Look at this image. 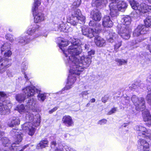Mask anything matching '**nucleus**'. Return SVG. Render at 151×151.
I'll use <instances>...</instances> for the list:
<instances>
[{
	"instance_id": "ddd939ff",
	"label": "nucleus",
	"mask_w": 151,
	"mask_h": 151,
	"mask_svg": "<svg viewBox=\"0 0 151 151\" xmlns=\"http://www.w3.org/2000/svg\"><path fill=\"white\" fill-rule=\"evenodd\" d=\"M71 16L73 19L77 20L80 24L84 23L85 17L81 14L80 9H76L73 10L72 12Z\"/></svg>"
},
{
	"instance_id": "3c124183",
	"label": "nucleus",
	"mask_w": 151,
	"mask_h": 151,
	"mask_svg": "<svg viewBox=\"0 0 151 151\" xmlns=\"http://www.w3.org/2000/svg\"><path fill=\"white\" fill-rule=\"evenodd\" d=\"M95 53V51L93 50H91L90 51L88 52V57H91V56L93 55Z\"/></svg>"
},
{
	"instance_id": "2f4dec72",
	"label": "nucleus",
	"mask_w": 151,
	"mask_h": 151,
	"mask_svg": "<svg viewBox=\"0 0 151 151\" xmlns=\"http://www.w3.org/2000/svg\"><path fill=\"white\" fill-rule=\"evenodd\" d=\"M109 37L108 38V40L109 42H112L114 39L117 37V35L114 32L110 33L109 34Z\"/></svg>"
},
{
	"instance_id": "ea45409f",
	"label": "nucleus",
	"mask_w": 151,
	"mask_h": 151,
	"mask_svg": "<svg viewBox=\"0 0 151 151\" xmlns=\"http://www.w3.org/2000/svg\"><path fill=\"white\" fill-rule=\"evenodd\" d=\"M81 0H75V1L73 3V5L78 7L80 5Z\"/></svg>"
},
{
	"instance_id": "de8ad7c7",
	"label": "nucleus",
	"mask_w": 151,
	"mask_h": 151,
	"mask_svg": "<svg viewBox=\"0 0 151 151\" xmlns=\"http://www.w3.org/2000/svg\"><path fill=\"white\" fill-rule=\"evenodd\" d=\"M65 148L66 151H76L73 150V149L72 148L70 147H69L68 146H66L65 147Z\"/></svg>"
},
{
	"instance_id": "6ab92c4d",
	"label": "nucleus",
	"mask_w": 151,
	"mask_h": 151,
	"mask_svg": "<svg viewBox=\"0 0 151 151\" xmlns=\"http://www.w3.org/2000/svg\"><path fill=\"white\" fill-rule=\"evenodd\" d=\"M19 129H14L12 132L14 133L15 136V142L12 144V146L17 147V145L19 144L22 139L23 134L19 132Z\"/></svg>"
},
{
	"instance_id": "c03bdc74",
	"label": "nucleus",
	"mask_w": 151,
	"mask_h": 151,
	"mask_svg": "<svg viewBox=\"0 0 151 151\" xmlns=\"http://www.w3.org/2000/svg\"><path fill=\"white\" fill-rule=\"evenodd\" d=\"M64 27H65V24H61L60 26V28L59 29L60 30L66 32H67L65 30L66 28H64Z\"/></svg>"
},
{
	"instance_id": "37998d69",
	"label": "nucleus",
	"mask_w": 151,
	"mask_h": 151,
	"mask_svg": "<svg viewBox=\"0 0 151 151\" xmlns=\"http://www.w3.org/2000/svg\"><path fill=\"white\" fill-rule=\"evenodd\" d=\"M117 108L116 107L112 108L110 111H109L107 113L108 115H111L112 114L115 113L117 110Z\"/></svg>"
},
{
	"instance_id": "412c9836",
	"label": "nucleus",
	"mask_w": 151,
	"mask_h": 151,
	"mask_svg": "<svg viewBox=\"0 0 151 151\" xmlns=\"http://www.w3.org/2000/svg\"><path fill=\"white\" fill-rule=\"evenodd\" d=\"M20 120L18 117H13L8 122L7 125L10 127H13L20 124Z\"/></svg>"
},
{
	"instance_id": "e433bc0d",
	"label": "nucleus",
	"mask_w": 151,
	"mask_h": 151,
	"mask_svg": "<svg viewBox=\"0 0 151 151\" xmlns=\"http://www.w3.org/2000/svg\"><path fill=\"white\" fill-rule=\"evenodd\" d=\"M88 91H85L82 92L79 94V96L81 98H84L85 97L87 96L89 93H88Z\"/></svg>"
},
{
	"instance_id": "b1692460",
	"label": "nucleus",
	"mask_w": 151,
	"mask_h": 151,
	"mask_svg": "<svg viewBox=\"0 0 151 151\" xmlns=\"http://www.w3.org/2000/svg\"><path fill=\"white\" fill-rule=\"evenodd\" d=\"M89 25L90 26H92L94 28V29H93L95 32H96V35H97L101 30V24L95 22L93 21H91L89 23Z\"/></svg>"
},
{
	"instance_id": "f8f14e48",
	"label": "nucleus",
	"mask_w": 151,
	"mask_h": 151,
	"mask_svg": "<svg viewBox=\"0 0 151 151\" xmlns=\"http://www.w3.org/2000/svg\"><path fill=\"white\" fill-rule=\"evenodd\" d=\"M12 107V104L10 101L5 100L0 102V112L1 115H5L10 112V108Z\"/></svg>"
},
{
	"instance_id": "5701e85b",
	"label": "nucleus",
	"mask_w": 151,
	"mask_h": 151,
	"mask_svg": "<svg viewBox=\"0 0 151 151\" xmlns=\"http://www.w3.org/2000/svg\"><path fill=\"white\" fill-rule=\"evenodd\" d=\"M113 24V23L109 16H104L102 20V25L104 27H111Z\"/></svg>"
},
{
	"instance_id": "c756f323",
	"label": "nucleus",
	"mask_w": 151,
	"mask_h": 151,
	"mask_svg": "<svg viewBox=\"0 0 151 151\" xmlns=\"http://www.w3.org/2000/svg\"><path fill=\"white\" fill-rule=\"evenodd\" d=\"M11 48V44L9 43L6 42L4 43L1 47V52L2 54L4 51L7 50H10Z\"/></svg>"
},
{
	"instance_id": "5fc2aeb1",
	"label": "nucleus",
	"mask_w": 151,
	"mask_h": 151,
	"mask_svg": "<svg viewBox=\"0 0 151 151\" xmlns=\"http://www.w3.org/2000/svg\"><path fill=\"white\" fill-rule=\"evenodd\" d=\"M57 108L56 107H55L54 108H53L52 109H51V110H50L49 111V113L50 114L52 113L53 112L55 111L56 110H57Z\"/></svg>"
},
{
	"instance_id": "603ef678",
	"label": "nucleus",
	"mask_w": 151,
	"mask_h": 151,
	"mask_svg": "<svg viewBox=\"0 0 151 151\" xmlns=\"http://www.w3.org/2000/svg\"><path fill=\"white\" fill-rule=\"evenodd\" d=\"M108 97L107 96H105L102 98V102L105 103L106 102L107 100H108Z\"/></svg>"
},
{
	"instance_id": "052dcab7",
	"label": "nucleus",
	"mask_w": 151,
	"mask_h": 151,
	"mask_svg": "<svg viewBox=\"0 0 151 151\" xmlns=\"http://www.w3.org/2000/svg\"><path fill=\"white\" fill-rule=\"evenodd\" d=\"M64 138L65 139H66L69 136V134H64Z\"/></svg>"
},
{
	"instance_id": "864d4df0",
	"label": "nucleus",
	"mask_w": 151,
	"mask_h": 151,
	"mask_svg": "<svg viewBox=\"0 0 151 151\" xmlns=\"http://www.w3.org/2000/svg\"><path fill=\"white\" fill-rule=\"evenodd\" d=\"M0 96L2 97L5 98L6 97V94L3 92L0 91Z\"/></svg>"
},
{
	"instance_id": "8fccbe9b",
	"label": "nucleus",
	"mask_w": 151,
	"mask_h": 151,
	"mask_svg": "<svg viewBox=\"0 0 151 151\" xmlns=\"http://www.w3.org/2000/svg\"><path fill=\"white\" fill-rule=\"evenodd\" d=\"M57 143L55 141H53L51 142V148L55 149V147L56 146Z\"/></svg>"
},
{
	"instance_id": "423d86ee",
	"label": "nucleus",
	"mask_w": 151,
	"mask_h": 151,
	"mask_svg": "<svg viewBox=\"0 0 151 151\" xmlns=\"http://www.w3.org/2000/svg\"><path fill=\"white\" fill-rule=\"evenodd\" d=\"M35 120V119H34L33 118L32 121H31L29 120V122L24 123L22 126V129L27 132L29 135L31 136L34 134L35 131V128L33 126L37 127L40 124V118L37 119L35 123H34Z\"/></svg>"
},
{
	"instance_id": "39448f33",
	"label": "nucleus",
	"mask_w": 151,
	"mask_h": 151,
	"mask_svg": "<svg viewBox=\"0 0 151 151\" xmlns=\"http://www.w3.org/2000/svg\"><path fill=\"white\" fill-rule=\"evenodd\" d=\"M70 42L72 44V45L70 46L69 47V48L68 50L66 51L64 50L63 47L66 46L68 45V41L64 39H62L61 40L60 42H59L58 43V45L60 48L61 50H62L65 55V57L64 58V59L65 60V63H67V61H68V60H69V56H70V55L68 53H67L66 55H65V53L66 52V51H68L70 47L73 45L80 46V45H82V43L81 42V41L80 40L78 39H76L74 38H72L71 40L70 41Z\"/></svg>"
},
{
	"instance_id": "20e7f679",
	"label": "nucleus",
	"mask_w": 151,
	"mask_h": 151,
	"mask_svg": "<svg viewBox=\"0 0 151 151\" xmlns=\"http://www.w3.org/2000/svg\"><path fill=\"white\" fill-rule=\"evenodd\" d=\"M35 27L32 28H29L27 31L26 34L27 35H25L22 36H21L19 37L18 42L25 44L29 42L30 41L39 36L40 35L36 34L37 30V28L38 26L35 24Z\"/></svg>"
},
{
	"instance_id": "6e6552de",
	"label": "nucleus",
	"mask_w": 151,
	"mask_h": 151,
	"mask_svg": "<svg viewBox=\"0 0 151 151\" xmlns=\"http://www.w3.org/2000/svg\"><path fill=\"white\" fill-rule=\"evenodd\" d=\"M41 2L39 0L35 1L32 8V11L34 17V20L36 23L40 22L44 20L43 14L37 11L38 7L40 4Z\"/></svg>"
},
{
	"instance_id": "f704fd0d",
	"label": "nucleus",
	"mask_w": 151,
	"mask_h": 151,
	"mask_svg": "<svg viewBox=\"0 0 151 151\" xmlns=\"http://www.w3.org/2000/svg\"><path fill=\"white\" fill-rule=\"evenodd\" d=\"M116 61L117 62L118 65H125L127 63V61L123 59H121L118 58L116 59Z\"/></svg>"
},
{
	"instance_id": "2eb2a0df",
	"label": "nucleus",
	"mask_w": 151,
	"mask_h": 151,
	"mask_svg": "<svg viewBox=\"0 0 151 151\" xmlns=\"http://www.w3.org/2000/svg\"><path fill=\"white\" fill-rule=\"evenodd\" d=\"M18 111L20 114L26 113V118L27 120L32 121L34 117L33 114L31 113L28 112L27 111V106H25L23 104H21L17 107Z\"/></svg>"
},
{
	"instance_id": "cd10ccee",
	"label": "nucleus",
	"mask_w": 151,
	"mask_h": 151,
	"mask_svg": "<svg viewBox=\"0 0 151 151\" xmlns=\"http://www.w3.org/2000/svg\"><path fill=\"white\" fill-rule=\"evenodd\" d=\"M139 145H140L144 148V150L148 149L149 147L148 143L146 141L143 139H140L138 141Z\"/></svg>"
},
{
	"instance_id": "72a5a7b5",
	"label": "nucleus",
	"mask_w": 151,
	"mask_h": 151,
	"mask_svg": "<svg viewBox=\"0 0 151 151\" xmlns=\"http://www.w3.org/2000/svg\"><path fill=\"white\" fill-rule=\"evenodd\" d=\"M146 27H151V16H150L146 18L144 20Z\"/></svg>"
},
{
	"instance_id": "0e129e2a",
	"label": "nucleus",
	"mask_w": 151,
	"mask_h": 151,
	"mask_svg": "<svg viewBox=\"0 0 151 151\" xmlns=\"http://www.w3.org/2000/svg\"><path fill=\"white\" fill-rule=\"evenodd\" d=\"M84 88L85 89H87L89 88V86L88 85H86L84 86Z\"/></svg>"
},
{
	"instance_id": "49530a36",
	"label": "nucleus",
	"mask_w": 151,
	"mask_h": 151,
	"mask_svg": "<svg viewBox=\"0 0 151 151\" xmlns=\"http://www.w3.org/2000/svg\"><path fill=\"white\" fill-rule=\"evenodd\" d=\"M107 122V121L106 119H103L99 121L98 123L100 125H103L106 124Z\"/></svg>"
},
{
	"instance_id": "7c9ffc66",
	"label": "nucleus",
	"mask_w": 151,
	"mask_h": 151,
	"mask_svg": "<svg viewBox=\"0 0 151 151\" xmlns=\"http://www.w3.org/2000/svg\"><path fill=\"white\" fill-rule=\"evenodd\" d=\"M36 100L33 99H32L28 101L27 106L29 107V108L31 109L33 108L35 106L36 104Z\"/></svg>"
},
{
	"instance_id": "e2e57ef3",
	"label": "nucleus",
	"mask_w": 151,
	"mask_h": 151,
	"mask_svg": "<svg viewBox=\"0 0 151 151\" xmlns=\"http://www.w3.org/2000/svg\"><path fill=\"white\" fill-rule=\"evenodd\" d=\"M55 151H63V150L62 149H59L58 148H56V149L55 148Z\"/></svg>"
},
{
	"instance_id": "aec40b11",
	"label": "nucleus",
	"mask_w": 151,
	"mask_h": 151,
	"mask_svg": "<svg viewBox=\"0 0 151 151\" xmlns=\"http://www.w3.org/2000/svg\"><path fill=\"white\" fill-rule=\"evenodd\" d=\"M62 121L63 123L68 127H72L74 125V122L72 117L69 115L63 116Z\"/></svg>"
},
{
	"instance_id": "4468645a",
	"label": "nucleus",
	"mask_w": 151,
	"mask_h": 151,
	"mask_svg": "<svg viewBox=\"0 0 151 151\" xmlns=\"http://www.w3.org/2000/svg\"><path fill=\"white\" fill-rule=\"evenodd\" d=\"M70 67V74L68 77V81L65 87L64 88L65 90H67L72 88V85L73 84L76 80V75H79L80 74H77L75 73L71 72V67Z\"/></svg>"
},
{
	"instance_id": "69168bd1",
	"label": "nucleus",
	"mask_w": 151,
	"mask_h": 151,
	"mask_svg": "<svg viewBox=\"0 0 151 151\" xmlns=\"http://www.w3.org/2000/svg\"><path fill=\"white\" fill-rule=\"evenodd\" d=\"M138 42H137V41H136V40H133L132 41L133 44L132 45H134L137 43Z\"/></svg>"
},
{
	"instance_id": "473e14b6",
	"label": "nucleus",
	"mask_w": 151,
	"mask_h": 151,
	"mask_svg": "<svg viewBox=\"0 0 151 151\" xmlns=\"http://www.w3.org/2000/svg\"><path fill=\"white\" fill-rule=\"evenodd\" d=\"M16 99L18 102L21 103L23 102L25 100V97L24 95L18 94L16 95Z\"/></svg>"
},
{
	"instance_id": "774afa93",
	"label": "nucleus",
	"mask_w": 151,
	"mask_h": 151,
	"mask_svg": "<svg viewBox=\"0 0 151 151\" xmlns=\"http://www.w3.org/2000/svg\"><path fill=\"white\" fill-rule=\"evenodd\" d=\"M95 99L94 98H93L91 100V103L94 102H95Z\"/></svg>"
},
{
	"instance_id": "4c0bfd02",
	"label": "nucleus",
	"mask_w": 151,
	"mask_h": 151,
	"mask_svg": "<svg viewBox=\"0 0 151 151\" xmlns=\"http://www.w3.org/2000/svg\"><path fill=\"white\" fill-rule=\"evenodd\" d=\"M5 38L7 40H9L11 42H13L14 40L13 35L9 34H7L5 36Z\"/></svg>"
},
{
	"instance_id": "0eeeda50",
	"label": "nucleus",
	"mask_w": 151,
	"mask_h": 151,
	"mask_svg": "<svg viewBox=\"0 0 151 151\" xmlns=\"http://www.w3.org/2000/svg\"><path fill=\"white\" fill-rule=\"evenodd\" d=\"M130 4L132 8L135 10H138L140 12L151 14V6H149L145 3H142L140 5L134 0L129 1Z\"/></svg>"
},
{
	"instance_id": "6e6d98bb",
	"label": "nucleus",
	"mask_w": 151,
	"mask_h": 151,
	"mask_svg": "<svg viewBox=\"0 0 151 151\" xmlns=\"http://www.w3.org/2000/svg\"><path fill=\"white\" fill-rule=\"evenodd\" d=\"M150 40L151 42V37L150 38ZM147 47V48L149 50L150 52L151 53V44L150 45H148Z\"/></svg>"
},
{
	"instance_id": "f3484780",
	"label": "nucleus",
	"mask_w": 151,
	"mask_h": 151,
	"mask_svg": "<svg viewBox=\"0 0 151 151\" xmlns=\"http://www.w3.org/2000/svg\"><path fill=\"white\" fill-rule=\"evenodd\" d=\"M11 65L9 59L7 58H3L0 60V73H3L6 68Z\"/></svg>"
},
{
	"instance_id": "a18cd8bd",
	"label": "nucleus",
	"mask_w": 151,
	"mask_h": 151,
	"mask_svg": "<svg viewBox=\"0 0 151 151\" xmlns=\"http://www.w3.org/2000/svg\"><path fill=\"white\" fill-rule=\"evenodd\" d=\"M122 43L121 42H118L117 43H116L114 46V49L115 50H117L119 48L120 46L121 45Z\"/></svg>"
},
{
	"instance_id": "9d476101",
	"label": "nucleus",
	"mask_w": 151,
	"mask_h": 151,
	"mask_svg": "<svg viewBox=\"0 0 151 151\" xmlns=\"http://www.w3.org/2000/svg\"><path fill=\"white\" fill-rule=\"evenodd\" d=\"M130 29L129 26L125 27L124 25L121 26L120 24L117 26L118 33L125 40H128L130 38Z\"/></svg>"
},
{
	"instance_id": "13d9d810",
	"label": "nucleus",
	"mask_w": 151,
	"mask_h": 151,
	"mask_svg": "<svg viewBox=\"0 0 151 151\" xmlns=\"http://www.w3.org/2000/svg\"><path fill=\"white\" fill-rule=\"evenodd\" d=\"M29 146V145H25L22 148L20 151H23L26 148H27V147H28Z\"/></svg>"
},
{
	"instance_id": "58836bf2",
	"label": "nucleus",
	"mask_w": 151,
	"mask_h": 151,
	"mask_svg": "<svg viewBox=\"0 0 151 151\" xmlns=\"http://www.w3.org/2000/svg\"><path fill=\"white\" fill-rule=\"evenodd\" d=\"M4 55L6 57H9L12 54L11 51L10 50H7L6 51L5 50V51H4Z\"/></svg>"
},
{
	"instance_id": "393cba45",
	"label": "nucleus",
	"mask_w": 151,
	"mask_h": 151,
	"mask_svg": "<svg viewBox=\"0 0 151 151\" xmlns=\"http://www.w3.org/2000/svg\"><path fill=\"white\" fill-rule=\"evenodd\" d=\"M92 19L95 21H99L101 18V13L98 11H93L91 13Z\"/></svg>"
},
{
	"instance_id": "dca6fc26",
	"label": "nucleus",
	"mask_w": 151,
	"mask_h": 151,
	"mask_svg": "<svg viewBox=\"0 0 151 151\" xmlns=\"http://www.w3.org/2000/svg\"><path fill=\"white\" fill-rule=\"evenodd\" d=\"M82 33L83 35L91 38L96 35V32L93 29L89 28L86 26H83L82 28Z\"/></svg>"
},
{
	"instance_id": "bf43d9fd",
	"label": "nucleus",
	"mask_w": 151,
	"mask_h": 151,
	"mask_svg": "<svg viewBox=\"0 0 151 151\" xmlns=\"http://www.w3.org/2000/svg\"><path fill=\"white\" fill-rule=\"evenodd\" d=\"M7 74L8 75V76L11 77L12 76V73L11 72H10L9 71H7Z\"/></svg>"
},
{
	"instance_id": "09e8293b",
	"label": "nucleus",
	"mask_w": 151,
	"mask_h": 151,
	"mask_svg": "<svg viewBox=\"0 0 151 151\" xmlns=\"http://www.w3.org/2000/svg\"><path fill=\"white\" fill-rule=\"evenodd\" d=\"M101 6L105 5L107 3V0H99Z\"/></svg>"
},
{
	"instance_id": "c85d7f7f",
	"label": "nucleus",
	"mask_w": 151,
	"mask_h": 151,
	"mask_svg": "<svg viewBox=\"0 0 151 151\" xmlns=\"http://www.w3.org/2000/svg\"><path fill=\"white\" fill-rule=\"evenodd\" d=\"M48 142L47 140L41 141L37 146V148L38 149H41L47 147L48 145Z\"/></svg>"
},
{
	"instance_id": "338daca9",
	"label": "nucleus",
	"mask_w": 151,
	"mask_h": 151,
	"mask_svg": "<svg viewBox=\"0 0 151 151\" xmlns=\"http://www.w3.org/2000/svg\"><path fill=\"white\" fill-rule=\"evenodd\" d=\"M4 133L3 132L0 131V137L2 136H3L4 134Z\"/></svg>"
},
{
	"instance_id": "4d7b16f0",
	"label": "nucleus",
	"mask_w": 151,
	"mask_h": 151,
	"mask_svg": "<svg viewBox=\"0 0 151 151\" xmlns=\"http://www.w3.org/2000/svg\"><path fill=\"white\" fill-rule=\"evenodd\" d=\"M89 47V45L88 44H85L84 46V47H85V49L87 51L88 50Z\"/></svg>"
},
{
	"instance_id": "4be33fe9",
	"label": "nucleus",
	"mask_w": 151,
	"mask_h": 151,
	"mask_svg": "<svg viewBox=\"0 0 151 151\" xmlns=\"http://www.w3.org/2000/svg\"><path fill=\"white\" fill-rule=\"evenodd\" d=\"M95 37L94 42L96 45L99 47H103L106 45V41L103 38L96 35Z\"/></svg>"
},
{
	"instance_id": "9b49d317",
	"label": "nucleus",
	"mask_w": 151,
	"mask_h": 151,
	"mask_svg": "<svg viewBox=\"0 0 151 151\" xmlns=\"http://www.w3.org/2000/svg\"><path fill=\"white\" fill-rule=\"evenodd\" d=\"M138 132L139 136L146 137L151 139V131L144 127L142 126H137L134 128Z\"/></svg>"
},
{
	"instance_id": "f257e3e1",
	"label": "nucleus",
	"mask_w": 151,
	"mask_h": 151,
	"mask_svg": "<svg viewBox=\"0 0 151 151\" xmlns=\"http://www.w3.org/2000/svg\"><path fill=\"white\" fill-rule=\"evenodd\" d=\"M82 48L81 45H73L70 47L65 53L66 55L68 53L70 55L66 63L71 67L70 72L72 73L76 72L77 74H80L85 68L89 66L91 62V57L84 55L80 57L78 56L82 52Z\"/></svg>"
},
{
	"instance_id": "bb28decb",
	"label": "nucleus",
	"mask_w": 151,
	"mask_h": 151,
	"mask_svg": "<svg viewBox=\"0 0 151 151\" xmlns=\"http://www.w3.org/2000/svg\"><path fill=\"white\" fill-rule=\"evenodd\" d=\"M1 141L3 145L5 147H9L10 149H12V147H14V146H12V144L9 143V139L6 137L1 138Z\"/></svg>"
},
{
	"instance_id": "7ed1b4c3",
	"label": "nucleus",
	"mask_w": 151,
	"mask_h": 151,
	"mask_svg": "<svg viewBox=\"0 0 151 151\" xmlns=\"http://www.w3.org/2000/svg\"><path fill=\"white\" fill-rule=\"evenodd\" d=\"M127 5L125 2L122 1L117 3H110L109 7L110 14L112 17H116L118 15V11H124L127 8Z\"/></svg>"
},
{
	"instance_id": "1a4fd4ad",
	"label": "nucleus",
	"mask_w": 151,
	"mask_h": 151,
	"mask_svg": "<svg viewBox=\"0 0 151 151\" xmlns=\"http://www.w3.org/2000/svg\"><path fill=\"white\" fill-rule=\"evenodd\" d=\"M131 100L135 106L136 109L138 111H143L145 109V101L144 98H138L135 95H133L131 98Z\"/></svg>"
},
{
	"instance_id": "a878e982",
	"label": "nucleus",
	"mask_w": 151,
	"mask_h": 151,
	"mask_svg": "<svg viewBox=\"0 0 151 151\" xmlns=\"http://www.w3.org/2000/svg\"><path fill=\"white\" fill-rule=\"evenodd\" d=\"M131 21V18L130 17L128 16H125L122 19L121 22L123 24L121 25H124L125 27L128 26L130 24Z\"/></svg>"
},
{
	"instance_id": "a211bd4d",
	"label": "nucleus",
	"mask_w": 151,
	"mask_h": 151,
	"mask_svg": "<svg viewBox=\"0 0 151 151\" xmlns=\"http://www.w3.org/2000/svg\"><path fill=\"white\" fill-rule=\"evenodd\" d=\"M147 29V27L144 25L141 24L138 25L133 32V36L134 37H137L142 36V34L146 33Z\"/></svg>"
},
{
	"instance_id": "f03ea898",
	"label": "nucleus",
	"mask_w": 151,
	"mask_h": 151,
	"mask_svg": "<svg viewBox=\"0 0 151 151\" xmlns=\"http://www.w3.org/2000/svg\"><path fill=\"white\" fill-rule=\"evenodd\" d=\"M23 92L28 97L32 96L35 94L36 92L38 93L37 98L40 101L43 102L46 99V93H40L41 89H37L33 86H29L23 88Z\"/></svg>"
},
{
	"instance_id": "c9c22d12",
	"label": "nucleus",
	"mask_w": 151,
	"mask_h": 151,
	"mask_svg": "<svg viewBox=\"0 0 151 151\" xmlns=\"http://www.w3.org/2000/svg\"><path fill=\"white\" fill-rule=\"evenodd\" d=\"M100 1L99 0H93L92 2V5L93 6H96L99 7L101 6L100 4Z\"/></svg>"
},
{
	"instance_id": "a19ab883",
	"label": "nucleus",
	"mask_w": 151,
	"mask_h": 151,
	"mask_svg": "<svg viewBox=\"0 0 151 151\" xmlns=\"http://www.w3.org/2000/svg\"><path fill=\"white\" fill-rule=\"evenodd\" d=\"M28 61H25L23 62L22 64V66L24 69H27L28 67Z\"/></svg>"
},
{
	"instance_id": "680f3d73",
	"label": "nucleus",
	"mask_w": 151,
	"mask_h": 151,
	"mask_svg": "<svg viewBox=\"0 0 151 151\" xmlns=\"http://www.w3.org/2000/svg\"><path fill=\"white\" fill-rule=\"evenodd\" d=\"M147 81H149V82H151V74L147 78Z\"/></svg>"
},
{
	"instance_id": "79ce46f5",
	"label": "nucleus",
	"mask_w": 151,
	"mask_h": 151,
	"mask_svg": "<svg viewBox=\"0 0 151 151\" xmlns=\"http://www.w3.org/2000/svg\"><path fill=\"white\" fill-rule=\"evenodd\" d=\"M70 24L73 25L75 26L76 25L77 23H79L78 22L77 20L76 19H74L73 18V19H71L70 21Z\"/></svg>"
}]
</instances>
